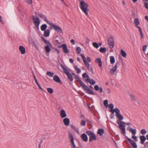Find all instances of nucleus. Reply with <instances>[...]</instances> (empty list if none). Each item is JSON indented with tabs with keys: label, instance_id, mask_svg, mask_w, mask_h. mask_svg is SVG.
I'll list each match as a JSON object with an SVG mask.
<instances>
[{
	"label": "nucleus",
	"instance_id": "nucleus-39",
	"mask_svg": "<svg viewBox=\"0 0 148 148\" xmlns=\"http://www.w3.org/2000/svg\"><path fill=\"white\" fill-rule=\"evenodd\" d=\"M48 92L50 94H52L53 93V90L52 88H47Z\"/></svg>",
	"mask_w": 148,
	"mask_h": 148
},
{
	"label": "nucleus",
	"instance_id": "nucleus-7",
	"mask_svg": "<svg viewBox=\"0 0 148 148\" xmlns=\"http://www.w3.org/2000/svg\"><path fill=\"white\" fill-rule=\"evenodd\" d=\"M49 25L53 27L58 33H62V29L59 26L51 22Z\"/></svg>",
	"mask_w": 148,
	"mask_h": 148
},
{
	"label": "nucleus",
	"instance_id": "nucleus-50",
	"mask_svg": "<svg viewBox=\"0 0 148 148\" xmlns=\"http://www.w3.org/2000/svg\"><path fill=\"white\" fill-rule=\"evenodd\" d=\"M26 2L29 4H31L32 3V0H25Z\"/></svg>",
	"mask_w": 148,
	"mask_h": 148
},
{
	"label": "nucleus",
	"instance_id": "nucleus-11",
	"mask_svg": "<svg viewBox=\"0 0 148 148\" xmlns=\"http://www.w3.org/2000/svg\"><path fill=\"white\" fill-rule=\"evenodd\" d=\"M38 15L40 18H43L44 21L48 24L50 23L51 22L48 21L47 18L45 15L39 13L38 14Z\"/></svg>",
	"mask_w": 148,
	"mask_h": 148
},
{
	"label": "nucleus",
	"instance_id": "nucleus-16",
	"mask_svg": "<svg viewBox=\"0 0 148 148\" xmlns=\"http://www.w3.org/2000/svg\"><path fill=\"white\" fill-rule=\"evenodd\" d=\"M86 82L87 83H89L91 85H94L96 83L92 79H90L89 78H87L86 80Z\"/></svg>",
	"mask_w": 148,
	"mask_h": 148
},
{
	"label": "nucleus",
	"instance_id": "nucleus-62",
	"mask_svg": "<svg viewBox=\"0 0 148 148\" xmlns=\"http://www.w3.org/2000/svg\"><path fill=\"white\" fill-rule=\"evenodd\" d=\"M0 22L2 24L4 23V22L2 19V17L0 15Z\"/></svg>",
	"mask_w": 148,
	"mask_h": 148
},
{
	"label": "nucleus",
	"instance_id": "nucleus-24",
	"mask_svg": "<svg viewBox=\"0 0 148 148\" xmlns=\"http://www.w3.org/2000/svg\"><path fill=\"white\" fill-rule=\"evenodd\" d=\"M43 36L45 37H47L50 35V30L49 29H47L45 31H44Z\"/></svg>",
	"mask_w": 148,
	"mask_h": 148
},
{
	"label": "nucleus",
	"instance_id": "nucleus-28",
	"mask_svg": "<svg viewBox=\"0 0 148 148\" xmlns=\"http://www.w3.org/2000/svg\"><path fill=\"white\" fill-rule=\"evenodd\" d=\"M110 62L111 64H113L115 62V59L114 56H111L110 57Z\"/></svg>",
	"mask_w": 148,
	"mask_h": 148
},
{
	"label": "nucleus",
	"instance_id": "nucleus-46",
	"mask_svg": "<svg viewBox=\"0 0 148 148\" xmlns=\"http://www.w3.org/2000/svg\"><path fill=\"white\" fill-rule=\"evenodd\" d=\"M81 56L84 62L86 61V58L85 57L84 55L82 54H81Z\"/></svg>",
	"mask_w": 148,
	"mask_h": 148
},
{
	"label": "nucleus",
	"instance_id": "nucleus-14",
	"mask_svg": "<svg viewBox=\"0 0 148 148\" xmlns=\"http://www.w3.org/2000/svg\"><path fill=\"white\" fill-rule=\"evenodd\" d=\"M53 80L56 82L59 83L61 84H62V82L58 75H55L53 77Z\"/></svg>",
	"mask_w": 148,
	"mask_h": 148
},
{
	"label": "nucleus",
	"instance_id": "nucleus-63",
	"mask_svg": "<svg viewBox=\"0 0 148 148\" xmlns=\"http://www.w3.org/2000/svg\"><path fill=\"white\" fill-rule=\"evenodd\" d=\"M69 60L70 62L71 63H73L74 62V60L72 58H70Z\"/></svg>",
	"mask_w": 148,
	"mask_h": 148
},
{
	"label": "nucleus",
	"instance_id": "nucleus-44",
	"mask_svg": "<svg viewBox=\"0 0 148 148\" xmlns=\"http://www.w3.org/2000/svg\"><path fill=\"white\" fill-rule=\"evenodd\" d=\"M146 132L147 131L145 129H143L140 131L141 133L143 135H144Z\"/></svg>",
	"mask_w": 148,
	"mask_h": 148
},
{
	"label": "nucleus",
	"instance_id": "nucleus-13",
	"mask_svg": "<svg viewBox=\"0 0 148 148\" xmlns=\"http://www.w3.org/2000/svg\"><path fill=\"white\" fill-rule=\"evenodd\" d=\"M49 44L47 43L46 44L47 45L45 47V51L47 53H49L51 51V49L50 47H51L52 46L51 44L49 42Z\"/></svg>",
	"mask_w": 148,
	"mask_h": 148
},
{
	"label": "nucleus",
	"instance_id": "nucleus-64",
	"mask_svg": "<svg viewBox=\"0 0 148 148\" xmlns=\"http://www.w3.org/2000/svg\"><path fill=\"white\" fill-rule=\"evenodd\" d=\"M99 92L100 93H101L103 92V89L101 87H100L99 89Z\"/></svg>",
	"mask_w": 148,
	"mask_h": 148
},
{
	"label": "nucleus",
	"instance_id": "nucleus-34",
	"mask_svg": "<svg viewBox=\"0 0 148 148\" xmlns=\"http://www.w3.org/2000/svg\"><path fill=\"white\" fill-rule=\"evenodd\" d=\"M130 97L132 100L134 101H136V98L132 94L130 95Z\"/></svg>",
	"mask_w": 148,
	"mask_h": 148
},
{
	"label": "nucleus",
	"instance_id": "nucleus-6",
	"mask_svg": "<svg viewBox=\"0 0 148 148\" xmlns=\"http://www.w3.org/2000/svg\"><path fill=\"white\" fill-rule=\"evenodd\" d=\"M32 18L34 21L35 26L37 30H39V26L40 23V20L38 17L35 18L34 16H32Z\"/></svg>",
	"mask_w": 148,
	"mask_h": 148
},
{
	"label": "nucleus",
	"instance_id": "nucleus-40",
	"mask_svg": "<svg viewBox=\"0 0 148 148\" xmlns=\"http://www.w3.org/2000/svg\"><path fill=\"white\" fill-rule=\"evenodd\" d=\"M81 49L79 47H77L76 48V51L77 54H79L81 51Z\"/></svg>",
	"mask_w": 148,
	"mask_h": 148
},
{
	"label": "nucleus",
	"instance_id": "nucleus-5",
	"mask_svg": "<svg viewBox=\"0 0 148 148\" xmlns=\"http://www.w3.org/2000/svg\"><path fill=\"white\" fill-rule=\"evenodd\" d=\"M108 44L110 48L112 49L114 47V40L113 36H109L108 37Z\"/></svg>",
	"mask_w": 148,
	"mask_h": 148
},
{
	"label": "nucleus",
	"instance_id": "nucleus-9",
	"mask_svg": "<svg viewBox=\"0 0 148 148\" xmlns=\"http://www.w3.org/2000/svg\"><path fill=\"white\" fill-rule=\"evenodd\" d=\"M123 124H121L119 125V128L121 130V133L123 135L125 136L126 134L125 132V123H123L122 122Z\"/></svg>",
	"mask_w": 148,
	"mask_h": 148
},
{
	"label": "nucleus",
	"instance_id": "nucleus-38",
	"mask_svg": "<svg viewBox=\"0 0 148 148\" xmlns=\"http://www.w3.org/2000/svg\"><path fill=\"white\" fill-rule=\"evenodd\" d=\"M41 38L42 39V40L43 41L44 43L46 44H47V43L49 44V43L50 42L48 41L47 40L43 37L41 36Z\"/></svg>",
	"mask_w": 148,
	"mask_h": 148
},
{
	"label": "nucleus",
	"instance_id": "nucleus-26",
	"mask_svg": "<svg viewBox=\"0 0 148 148\" xmlns=\"http://www.w3.org/2000/svg\"><path fill=\"white\" fill-rule=\"evenodd\" d=\"M129 130L130 132L132 133L133 135H135L136 132V130L135 129H134L130 128L129 129Z\"/></svg>",
	"mask_w": 148,
	"mask_h": 148
},
{
	"label": "nucleus",
	"instance_id": "nucleus-4",
	"mask_svg": "<svg viewBox=\"0 0 148 148\" xmlns=\"http://www.w3.org/2000/svg\"><path fill=\"white\" fill-rule=\"evenodd\" d=\"M114 111L116 113V116L118 119L119 120L117 121V123L119 125L121 124H123L121 123L122 122L125 123L124 121H121L123 119V116L120 114V111L118 108H116L114 109Z\"/></svg>",
	"mask_w": 148,
	"mask_h": 148
},
{
	"label": "nucleus",
	"instance_id": "nucleus-43",
	"mask_svg": "<svg viewBox=\"0 0 148 148\" xmlns=\"http://www.w3.org/2000/svg\"><path fill=\"white\" fill-rule=\"evenodd\" d=\"M109 108L111 109L110 110H114V109H113L114 108V106H113V104L112 103L110 104L109 106Z\"/></svg>",
	"mask_w": 148,
	"mask_h": 148
},
{
	"label": "nucleus",
	"instance_id": "nucleus-30",
	"mask_svg": "<svg viewBox=\"0 0 148 148\" xmlns=\"http://www.w3.org/2000/svg\"><path fill=\"white\" fill-rule=\"evenodd\" d=\"M106 51V47H101L99 49V51L101 53H105Z\"/></svg>",
	"mask_w": 148,
	"mask_h": 148
},
{
	"label": "nucleus",
	"instance_id": "nucleus-60",
	"mask_svg": "<svg viewBox=\"0 0 148 148\" xmlns=\"http://www.w3.org/2000/svg\"><path fill=\"white\" fill-rule=\"evenodd\" d=\"M136 27L138 28L140 32H142V29L139 26H136Z\"/></svg>",
	"mask_w": 148,
	"mask_h": 148
},
{
	"label": "nucleus",
	"instance_id": "nucleus-17",
	"mask_svg": "<svg viewBox=\"0 0 148 148\" xmlns=\"http://www.w3.org/2000/svg\"><path fill=\"white\" fill-rule=\"evenodd\" d=\"M63 122L64 125L66 126H68L70 124V121L69 119L65 118L63 120Z\"/></svg>",
	"mask_w": 148,
	"mask_h": 148
},
{
	"label": "nucleus",
	"instance_id": "nucleus-12",
	"mask_svg": "<svg viewBox=\"0 0 148 148\" xmlns=\"http://www.w3.org/2000/svg\"><path fill=\"white\" fill-rule=\"evenodd\" d=\"M119 62H116L115 65L113 66L112 69H111L110 73L111 75H113L114 74L115 72L116 71V70L117 68V66Z\"/></svg>",
	"mask_w": 148,
	"mask_h": 148
},
{
	"label": "nucleus",
	"instance_id": "nucleus-19",
	"mask_svg": "<svg viewBox=\"0 0 148 148\" xmlns=\"http://www.w3.org/2000/svg\"><path fill=\"white\" fill-rule=\"evenodd\" d=\"M60 116L62 118H65L67 116V114L64 110H61L60 113Z\"/></svg>",
	"mask_w": 148,
	"mask_h": 148
},
{
	"label": "nucleus",
	"instance_id": "nucleus-54",
	"mask_svg": "<svg viewBox=\"0 0 148 148\" xmlns=\"http://www.w3.org/2000/svg\"><path fill=\"white\" fill-rule=\"evenodd\" d=\"M87 74L86 73H83L82 75V77L84 78H86V76L87 75Z\"/></svg>",
	"mask_w": 148,
	"mask_h": 148
},
{
	"label": "nucleus",
	"instance_id": "nucleus-15",
	"mask_svg": "<svg viewBox=\"0 0 148 148\" xmlns=\"http://www.w3.org/2000/svg\"><path fill=\"white\" fill-rule=\"evenodd\" d=\"M81 137L84 141L85 142H87L88 140V137L86 134L85 133L82 134L81 136Z\"/></svg>",
	"mask_w": 148,
	"mask_h": 148
},
{
	"label": "nucleus",
	"instance_id": "nucleus-22",
	"mask_svg": "<svg viewBox=\"0 0 148 148\" xmlns=\"http://www.w3.org/2000/svg\"><path fill=\"white\" fill-rule=\"evenodd\" d=\"M97 139V137L94 134L90 136L89 141L91 142L92 140H95Z\"/></svg>",
	"mask_w": 148,
	"mask_h": 148
},
{
	"label": "nucleus",
	"instance_id": "nucleus-47",
	"mask_svg": "<svg viewBox=\"0 0 148 148\" xmlns=\"http://www.w3.org/2000/svg\"><path fill=\"white\" fill-rule=\"evenodd\" d=\"M84 63L87 68H88L89 66H90V64L87 61L84 62Z\"/></svg>",
	"mask_w": 148,
	"mask_h": 148
},
{
	"label": "nucleus",
	"instance_id": "nucleus-20",
	"mask_svg": "<svg viewBox=\"0 0 148 148\" xmlns=\"http://www.w3.org/2000/svg\"><path fill=\"white\" fill-rule=\"evenodd\" d=\"M140 143L142 144H143L146 139V138L144 136L142 135L140 136Z\"/></svg>",
	"mask_w": 148,
	"mask_h": 148
},
{
	"label": "nucleus",
	"instance_id": "nucleus-49",
	"mask_svg": "<svg viewBox=\"0 0 148 148\" xmlns=\"http://www.w3.org/2000/svg\"><path fill=\"white\" fill-rule=\"evenodd\" d=\"M33 46H34V47H35L36 49L38 51L39 50L38 47L37 45L35 43V42H34L33 43Z\"/></svg>",
	"mask_w": 148,
	"mask_h": 148
},
{
	"label": "nucleus",
	"instance_id": "nucleus-48",
	"mask_svg": "<svg viewBox=\"0 0 148 148\" xmlns=\"http://www.w3.org/2000/svg\"><path fill=\"white\" fill-rule=\"evenodd\" d=\"M99 88L98 85H96L94 86V89L96 91H98L99 90Z\"/></svg>",
	"mask_w": 148,
	"mask_h": 148
},
{
	"label": "nucleus",
	"instance_id": "nucleus-2",
	"mask_svg": "<svg viewBox=\"0 0 148 148\" xmlns=\"http://www.w3.org/2000/svg\"><path fill=\"white\" fill-rule=\"evenodd\" d=\"M60 66L63 69V72L67 76L68 79L71 81L73 80V76L74 77L76 74L74 73H72L71 74L70 73L71 70L68 68L66 66H64L62 64H60Z\"/></svg>",
	"mask_w": 148,
	"mask_h": 148
},
{
	"label": "nucleus",
	"instance_id": "nucleus-52",
	"mask_svg": "<svg viewBox=\"0 0 148 148\" xmlns=\"http://www.w3.org/2000/svg\"><path fill=\"white\" fill-rule=\"evenodd\" d=\"M144 4L145 8L148 10V3L145 2Z\"/></svg>",
	"mask_w": 148,
	"mask_h": 148
},
{
	"label": "nucleus",
	"instance_id": "nucleus-25",
	"mask_svg": "<svg viewBox=\"0 0 148 148\" xmlns=\"http://www.w3.org/2000/svg\"><path fill=\"white\" fill-rule=\"evenodd\" d=\"M104 130L103 128L99 129L98 130L97 132V134H99L100 136H101L103 135V134L104 133Z\"/></svg>",
	"mask_w": 148,
	"mask_h": 148
},
{
	"label": "nucleus",
	"instance_id": "nucleus-32",
	"mask_svg": "<svg viewBox=\"0 0 148 148\" xmlns=\"http://www.w3.org/2000/svg\"><path fill=\"white\" fill-rule=\"evenodd\" d=\"M134 23L136 26H138L140 23L139 19L138 18H135L134 21Z\"/></svg>",
	"mask_w": 148,
	"mask_h": 148
},
{
	"label": "nucleus",
	"instance_id": "nucleus-33",
	"mask_svg": "<svg viewBox=\"0 0 148 148\" xmlns=\"http://www.w3.org/2000/svg\"><path fill=\"white\" fill-rule=\"evenodd\" d=\"M110 111L112 112V113L110 115V118L111 119H113L114 117V112H115L114 109V110H110Z\"/></svg>",
	"mask_w": 148,
	"mask_h": 148
},
{
	"label": "nucleus",
	"instance_id": "nucleus-21",
	"mask_svg": "<svg viewBox=\"0 0 148 148\" xmlns=\"http://www.w3.org/2000/svg\"><path fill=\"white\" fill-rule=\"evenodd\" d=\"M63 52L65 53H67L69 52V51L67 48V45L64 44L62 47Z\"/></svg>",
	"mask_w": 148,
	"mask_h": 148
},
{
	"label": "nucleus",
	"instance_id": "nucleus-31",
	"mask_svg": "<svg viewBox=\"0 0 148 148\" xmlns=\"http://www.w3.org/2000/svg\"><path fill=\"white\" fill-rule=\"evenodd\" d=\"M74 67L75 69V70L77 71V72L78 73H79L81 72V70L80 69L78 68V66L76 65H74Z\"/></svg>",
	"mask_w": 148,
	"mask_h": 148
},
{
	"label": "nucleus",
	"instance_id": "nucleus-57",
	"mask_svg": "<svg viewBox=\"0 0 148 148\" xmlns=\"http://www.w3.org/2000/svg\"><path fill=\"white\" fill-rule=\"evenodd\" d=\"M52 48L54 49V50L55 51H56L58 52V54H59L60 53V51H59V50L58 49H57L56 48H55L54 47H53Z\"/></svg>",
	"mask_w": 148,
	"mask_h": 148
},
{
	"label": "nucleus",
	"instance_id": "nucleus-53",
	"mask_svg": "<svg viewBox=\"0 0 148 148\" xmlns=\"http://www.w3.org/2000/svg\"><path fill=\"white\" fill-rule=\"evenodd\" d=\"M147 46L146 45L143 46L142 47L143 50V51L145 52L146 49L147 48Z\"/></svg>",
	"mask_w": 148,
	"mask_h": 148
},
{
	"label": "nucleus",
	"instance_id": "nucleus-59",
	"mask_svg": "<svg viewBox=\"0 0 148 148\" xmlns=\"http://www.w3.org/2000/svg\"><path fill=\"white\" fill-rule=\"evenodd\" d=\"M71 42L73 45L75 44V41L73 39H71Z\"/></svg>",
	"mask_w": 148,
	"mask_h": 148
},
{
	"label": "nucleus",
	"instance_id": "nucleus-45",
	"mask_svg": "<svg viewBox=\"0 0 148 148\" xmlns=\"http://www.w3.org/2000/svg\"><path fill=\"white\" fill-rule=\"evenodd\" d=\"M80 124L81 125L84 126L86 124V121L85 120H82Z\"/></svg>",
	"mask_w": 148,
	"mask_h": 148
},
{
	"label": "nucleus",
	"instance_id": "nucleus-42",
	"mask_svg": "<svg viewBox=\"0 0 148 148\" xmlns=\"http://www.w3.org/2000/svg\"><path fill=\"white\" fill-rule=\"evenodd\" d=\"M71 128L76 131H77V132H78V130L73 125H70Z\"/></svg>",
	"mask_w": 148,
	"mask_h": 148
},
{
	"label": "nucleus",
	"instance_id": "nucleus-41",
	"mask_svg": "<svg viewBox=\"0 0 148 148\" xmlns=\"http://www.w3.org/2000/svg\"><path fill=\"white\" fill-rule=\"evenodd\" d=\"M86 133L90 136L94 134L90 130H87L86 131Z\"/></svg>",
	"mask_w": 148,
	"mask_h": 148
},
{
	"label": "nucleus",
	"instance_id": "nucleus-29",
	"mask_svg": "<svg viewBox=\"0 0 148 148\" xmlns=\"http://www.w3.org/2000/svg\"><path fill=\"white\" fill-rule=\"evenodd\" d=\"M121 55L124 58H125L127 55L123 49L121 50Z\"/></svg>",
	"mask_w": 148,
	"mask_h": 148
},
{
	"label": "nucleus",
	"instance_id": "nucleus-55",
	"mask_svg": "<svg viewBox=\"0 0 148 148\" xmlns=\"http://www.w3.org/2000/svg\"><path fill=\"white\" fill-rule=\"evenodd\" d=\"M89 71H90L92 73V74H93L94 73V71H93V69L92 67H91L90 69L89 70Z\"/></svg>",
	"mask_w": 148,
	"mask_h": 148
},
{
	"label": "nucleus",
	"instance_id": "nucleus-35",
	"mask_svg": "<svg viewBox=\"0 0 148 148\" xmlns=\"http://www.w3.org/2000/svg\"><path fill=\"white\" fill-rule=\"evenodd\" d=\"M47 75L51 77H53L54 75V73L50 71H47Z\"/></svg>",
	"mask_w": 148,
	"mask_h": 148
},
{
	"label": "nucleus",
	"instance_id": "nucleus-23",
	"mask_svg": "<svg viewBox=\"0 0 148 148\" xmlns=\"http://www.w3.org/2000/svg\"><path fill=\"white\" fill-rule=\"evenodd\" d=\"M95 62L98 64V65L99 67H101L102 66V62L100 58H97L95 60Z\"/></svg>",
	"mask_w": 148,
	"mask_h": 148
},
{
	"label": "nucleus",
	"instance_id": "nucleus-18",
	"mask_svg": "<svg viewBox=\"0 0 148 148\" xmlns=\"http://www.w3.org/2000/svg\"><path fill=\"white\" fill-rule=\"evenodd\" d=\"M19 49L22 54H24L26 52L25 48L22 46H20L19 47Z\"/></svg>",
	"mask_w": 148,
	"mask_h": 148
},
{
	"label": "nucleus",
	"instance_id": "nucleus-61",
	"mask_svg": "<svg viewBox=\"0 0 148 148\" xmlns=\"http://www.w3.org/2000/svg\"><path fill=\"white\" fill-rule=\"evenodd\" d=\"M87 60L88 61V62H91V58L89 57H87Z\"/></svg>",
	"mask_w": 148,
	"mask_h": 148
},
{
	"label": "nucleus",
	"instance_id": "nucleus-10",
	"mask_svg": "<svg viewBox=\"0 0 148 148\" xmlns=\"http://www.w3.org/2000/svg\"><path fill=\"white\" fill-rule=\"evenodd\" d=\"M126 139L129 141L130 143L132 145L133 148H137V146L136 143L134 142V140H132L131 139L129 138L127 136H126Z\"/></svg>",
	"mask_w": 148,
	"mask_h": 148
},
{
	"label": "nucleus",
	"instance_id": "nucleus-56",
	"mask_svg": "<svg viewBox=\"0 0 148 148\" xmlns=\"http://www.w3.org/2000/svg\"><path fill=\"white\" fill-rule=\"evenodd\" d=\"M86 43H88L89 41H90V40L89 39V38L87 37H86Z\"/></svg>",
	"mask_w": 148,
	"mask_h": 148
},
{
	"label": "nucleus",
	"instance_id": "nucleus-3",
	"mask_svg": "<svg viewBox=\"0 0 148 148\" xmlns=\"http://www.w3.org/2000/svg\"><path fill=\"white\" fill-rule=\"evenodd\" d=\"M79 6L86 16H88V12L89 11V9L88 8L89 7L88 4L86 3L85 1L84 2H81L80 4H79Z\"/></svg>",
	"mask_w": 148,
	"mask_h": 148
},
{
	"label": "nucleus",
	"instance_id": "nucleus-8",
	"mask_svg": "<svg viewBox=\"0 0 148 148\" xmlns=\"http://www.w3.org/2000/svg\"><path fill=\"white\" fill-rule=\"evenodd\" d=\"M68 135L71 144V147L73 148H75L76 147V145L74 143V138L72 134L70 132H68Z\"/></svg>",
	"mask_w": 148,
	"mask_h": 148
},
{
	"label": "nucleus",
	"instance_id": "nucleus-58",
	"mask_svg": "<svg viewBox=\"0 0 148 148\" xmlns=\"http://www.w3.org/2000/svg\"><path fill=\"white\" fill-rule=\"evenodd\" d=\"M38 87L39 89H40V90H41L42 91H43V92H46V91L44 90L41 87V86L39 85Z\"/></svg>",
	"mask_w": 148,
	"mask_h": 148
},
{
	"label": "nucleus",
	"instance_id": "nucleus-51",
	"mask_svg": "<svg viewBox=\"0 0 148 148\" xmlns=\"http://www.w3.org/2000/svg\"><path fill=\"white\" fill-rule=\"evenodd\" d=\"M132 139L135 140L136 141H137L138 140L137 139V137L135 135H133L132 136Z\"/></svg>",
	"mask_w": 148,
	"mask_h": 148
},
{
	"label": "nucleus",
	"instance_id": "nucleus-36",
	"mask_svg": "<svg viewBox=\"0 0 148 148\" xmlns=\"http://www.w3.org/2000/svg\"><path fill=\"white\" fill-rule=\"evenodd\" d=\"M93 46L96 49H98L99 47V45L96 42H93L92 43Z\"/></svg>",
	"mask_w": 148,
	"mask_h": 148
},
{
	"label": "nucleus",
	"instance_id": "nucleus-37",
	"mask_svg": "<svg viewBox=\"0 0 148 148\" xmlns=\"http://www.w3.org/2000/svg\"><path fill=\"white\" fill-rule=\"evenodd\" d=\"M103 104L106 108H107L108 106V100L107 99L105 100L104 101Z\"/></svg>",
	"mask_w": 148,
	"mask_h": 148
},
{
	"label": "nucleus",
	"instance_id": "nucleus-1",
	"mask_svg": "<svg viewBox=\"0 0 148 148\" xmlns=\"http://www.w3.org/2000/svg\"><path fill=\"white\" fill-rule=\"evenodd\" d=\"M74 79L76 81H77L80 84L82 88L86 91V92L89 94L95 95L96 94L95 92L93 91L91 89L87 86L82 81L79 79V77L76 75L73 77Z\"/></svg>",
	"mask_w": 148,
	"mask_h": 148
},
{
	"label": "nucleus",
	"instance_id": "nucleus-27",
	"mask_svg": "<svg viewBox=\"0 0 148 148\" xmlns=\"http://www.w3.org/2000/svg\"><path fill=\"white\" fill-rule=\"evenodd\" d=\"M47 28V25L46 24H42L40 27L41 30L42 31H44L46 30V29Z\"/></svg>",
	"mask_w": 148,
	"mask_h": 148
}]
</instances>
